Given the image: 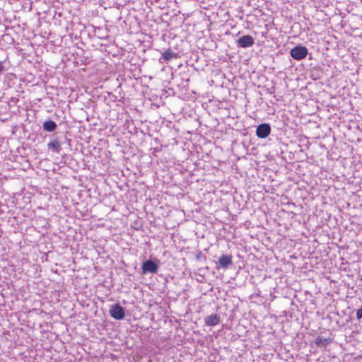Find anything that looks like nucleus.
<instances>
[{
    "mask_svg": "<svg viewBox=\"0 0 362 362\" xmlns=\"http://www.w3.org/2000/svg\"><path fill=\"white\" fill-rule=\"evenodd\" d=\"M308 49L303 45H297L292 48L290 51L291 57L295 60H302L308 55Z\"/></svg>",
    "mask_w": 362,
    "mask_h": 362,
    "instance_id": "1",
    "label": "nucleus"
},
{
    "mask_svg": "<svg viewBox=\"0 0 362 362\" xmlns=\"http://www.w3.org/2000/svg\"><path fill=\"white\" fill-rule=\"evenodd\" d=\"M255 44V39L249 35L240 37L236 40V45L239 48H248Z\"/></svg>",
    "mask_w": 362,
    "mask_h": 362,
    "instance_id": "2",
    "label": "nucleus"
},
{
    "mask_svg": "<svg viewBox=\"0 0 362 362\" xmlns=\"http://www.w3.org/2000/svg\"><path fill=\"white\" fill-rule=\"evenodd\" d=\"M110 315L115 320H122L125 316V310L119 304H114L110 309Z\"/></svg>",
    "mask_w": 362,
    "mask_h": 362,
    "instance_id": "3",
    "label": "nucleus"
},
{
    "mask_svg": "<svg viewBox=\"0 0 362 362\" xmlns=\"http://www.w3.org/2000/svg\"><path fill=\"white\" fill-rule=\"evenodd\" d=\"M271 126L268 123H262L257 127L256 135L258 138L265 139L271 134Z\"/></svg>",
    "mask_w": 362,
    "mask_h": 362,
    "instance_id": "4",
    "label": "nucleus"
},
{
    "mask_svg": "<svg viewBox=\"0 0 362 362\" xmlns=\"http://www.w3.org/2000/svg\"><path fill=\"white\" fill-rule=\"evenodd\" d=\"M141 269L144 274L148 273L156 274L158 270V265L152 260L148 259L143 262Z\"/></svg>",
    "mask_w": 362,
    "mask_h": 362,
    "instance_id": "5",
    "label": "nucleus"
},
{
    "mask_svg": "<svg viewBox=\"0 0 362 362\" xmlns=\"http://www.w3.org/2000/svg\"><path fill=\"white\" fill-rule=\"evenodd\" d=\"M177 54L172 52L170 49L165 50L162 53V56L159 59V62L163 63V62H168L173 58H176Z\"/></svg>",
    "mask_w": 362,
    "mask_h": 362,
    "instance_id": "6",
    "label": "nucleus"
},
{
    "mask_svg": "<svg viewBox=\"0 0 362 362\" xmlns=\"http://www.w3.org/2000/svg\"><path fill=\"white\" fill-rule=\"evenodd\" d=\"M205 323L208 326H214L219 323L220 317L218 315L212 314L207 316L205 320Z\"/></svg>",
    "mask_w": 362,
    "mask_h": 362,
    "instance_id": "7",
    "label": "nucleus"
},
{
    "mask_svg": "<svg viewBox=\"0 0 362 362\" xmlns=\"http://www.w3.org/2000/svg\"><path fill=\"white\" fill-rule=\"evenodd\" d=\"M47 148L52 152L59 153L61 150V143L58 139H53L47 144Z\"/></svg>",
    "mask_w": 362,
    "mask_h": 362,
    "instance_id": "8",
    "label": "nucleus"
},
{
    "mask_svg": "<svg viewBox=\"0 0 362 362\" xmlns=\"http://www.w3.org/2000/svg\"><path fill=\"white\" fill-rule=\"evenodd\" d=\"M42 127L45 131L52 132L57 129V124L52 120H47L43 123Z\"/></svg>",
    "mask_w": 362,
    "mask_h": 362,
    "instance_id": "9",
    "label": "nucleus"
},
{
    "mask_svg": "<svg viewBox=\"0 0 362 362\" xmlns=\"http://www.w3.org/2000/svg\"><path fill=\"white\" fill-rule=\"evenodd\" d=\"M330 342H331L330 339L322 338L321 337H318L315 340V344L318 347L325 348L327 346V344H329Z\"/></svg>",
    "mask_w": 362,
    "mask_h": 362,
    "instance_id": "10",
    "label": "nucleus"
},
{
    "mask_svg": "<svg viewBox=\"0 0 362 362\" xmlns=\"http://www.w3.org/2000/svg\"><path fill=\"white\" fill-rule=\"evenodd\" d=\"M219 263L223 267H226V255H223L221 257Z\"/></svg>",
    "mask_w": 362,
    "mask_h": 362,
    "instance_id": "11",
    "label": "nucleus"
},
{
    "mask_svg": "<svg viewBox=\"0 0 362 362\" xmlns=\"http://www.w3.org/2000/svg\"><path fill=\"white\" fill-rule=\"evenodd\" d=\"M356 318L358 320H362V307L357 310V311H356Z\"/></svg>",
    "mask_w": 362,
    "mask_h": 362,
    "instance_id": "12",
    "label": "nucleus"
},
{
    "mask_svg": "<svg viewBox=\"0 0 362 362\" xmlns=\"http://www.w3.org/2000/svg\"><path fill=\"white\" fill-rule=\"evenodd\" d=\"M6 70L4 62L0 60V75Z\"/></svg>",
    "mask_w": 362,
    "mask_h": 362,
    "instance_id": "13",
    "label": "nucleus"
},
{
    "mask_svg": "<svg viewBox=\"0 0 362 362\" xmlns=\"http://www.w3.org/2000/svg\"><path fill=\"white\" fill-rule=\"evenodd\" d=\"M227 259H228V266L229 264L231 263V257L228 255Z\"/></svg>",
    "mask_w": 362,
    "mask_h": 362,
    "instance_id": "14",
    "label": "nucleus"
}]
</instances>
